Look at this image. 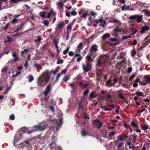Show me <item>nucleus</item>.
Instances as JSON below:
<instances>
[{"label":"nucleus","instance_id":"nucleus-8","mask_svg":"<svg viewBox=\"0 0 150 150\" xmlns=\"http://www.w3.org/2000/svg\"><path fill=\"white\" fill-rule=\"evenodd\" d=\"M94 21L97 24H98L99 23H105V20L103 19L102 17H101L98 19H95Z\"/></svg>","mask_w":150,"mask_h":150},{"label":"nucleus","instance_id":"nucleus-53","mask_svg":"<svg viewBox=\"0 0 150 150\" xmlns=\"http://www.w3.org/2000/svg\"><path fill=\"white\" fill-rule=\"evenodd\" d=\"M82 58V57L81 55H80L79 57H78V58H77L76 59V61L78 62H79L81 61Z\"/></svg>","mask_w":150,"mask_h":150},{"label":"nucleus","instance_id":"nucleus-41","mask_svg":"<svg viewBox=\"0 0 150 150\" xmlns=\"http://www.w3.org/2000/svg\"><path fill=\"white\" fill-rule=\"evenodd\" d=\"M63 62V60L61 59H58L57 61V64H61Z\"/></svg>","mask_w":150,"mask_h":150},{"label":"nucleus","instance_id":"nucleus-48","mask_svg":"<svg viewBox=\"0 0 150 150\" xmlns=\"http://www.w3.org/2000/svg\"><path fill=\"white\" fill-rule=\"evenodd\" d=\"M74 56L75 57H78L81 55L79 53H76V52H75V54H74Z\"/></svg>","mask_w":150,"mask_h":150},{"label":"nucleus","instance_id":"nucleus-25","mask_svg":"<svg viewBox=\"0 0 150 150\" xmlns=\"http://www.w3.org/2000/svg\"><path fill=\"white\" fill-rule=\"evenodd\" d=\"M138 16V15H135L132 16H130L129 17V19H132V20H134L136 19V18H137Z\"/></svg>","mask_w":150,"mask_h":150},{"label":"nucleus","instance_id":"nucleus-33","mask_svg":"<svg viewBox=\"0 0 150 150\" xmlns=\"http://www.w3.org/2000/svg\"><path fill=\"white\" fill-rule=\"evenodd\" d=\"M29 82H31L34 80V77L31 75H30L28 76Z\"/></svg>","mask_w":150,"mask_h":150},{"label":"nucleus","instance_id":"nucleus-60","mask_svg":"<svg viewBox=\"0 0 150 150\" xmlns=\"http://www.w3.org/2000/svg\"><path fill=\"white\" fill-rule=\"evenodd\" d=\"M123 144L122 143H120V144H119L117 146L118 149H117V150H119V148L120 147H122L123 145Z\"/></svg>","mask_w":150,"mask_h":150},{"label":"nucleus","instance_id":"nucleus-40","mask_svg":"<svg viewBox=\"0 0 150 150\" xmlns=\"http://www.w3.org/2000/svg\"><path fill=\"white\" fill-rule=\"evenodd\" d=\"M135 77V74H132L129 78V81H132Z\"/></svg>","mask_w":150,"mask_h":150},{"label":"nucleus","instance_id":"nucleus-27","mask_svg":"<svg viewBox=\"0 0 150 150\" xmlns=\"http://www.w3.org/2000/svg\"><path fill=\"white\" fill-rule=\"evenodd\" d=\"M82 100V99H81L80 100V102L79 103H78V110H82L83 109L82 108V103L81 101Z\"/></svg>","mask_w":150,"mask_h":150},{"label":"nucleus","instance_id":"nucleus-44","mask_svg":"<svg viewBox=\"0 0 150 150\" xmlns=\"http://www.w3.org/2000/svg\"><path fill=\"white\" fill-rule=\"evenodd\" d=\"M42 38H41L40 37V36H38V39H36L35 40V41L36 42H39L40 41V40H42Z\"/></svg>","mask_w":150,"mask_h":150},{"label":"nucleus","instance_id":"nucleus-10","mask_svg":"<svg viewBox=\"0 0 150 150\" xmlns=\"http://www.w3.org/2000/svg\"><path fill=\"white\" fill-rule=\"evenodd\" d=\"M73 25V23H71L67 26V33L69 34L71 32Z\"/></svg>","mask_w":150,"mask_h":150},{"label":"nucleus","instance_id":"nucleus-46","mask_svg":"<svg viewBox=\"0 0 150 150\" xmlns=\"http://www.w3.org/2000/svg\"><path fill=\"white\" fill-rule=\"evenodd\" d=\"M119 96L120 98L122 99H124L125 98L123 96V95L121 93H119Z\"/></svg>","mask_w":150,"mask_h":150},{"label":"nucleus","instance_id":"nucleus-14","mask_svg":"<svg viewBox=\"0 0 150 150\" xmlns=\"http://www.w3.org/2000/svg\"><path fill=\"white\" fill-rule=\"evenodd\" d=\"M110 36V35L108 33H106L104 34L102 37V40H104L106 39L109 38Z\"/></svg>","mask_w":150,"mask_h":150},{"label":"nucleus","instance_id":"nucleus-50","mask_svg":"<svg viewBox=\"0 0 150 150\" xmlns=\"http://www.w3.org/2000/svg\"><path fill=\"white\" fill-rule=\"evenodd\" d=\"M50 72L51 73H52L54 75H55L57 72V71L56 70L54 71V70L53 69L51 70Z\"/></svg>","mask_w":150,"mask_h":150},{"label":"nucleus","instance_id":"nucleus-62","mask_svg":"<svg viewBox=\"0 0 150 150\" xmlns=\"http://www.w3.org/2000/svg\"><path fill=\"white\" fill-rule=\"evenodd\" d=\"M90 96L91 98H95L96 97V96L94 95L93 94H91L90 95Z\"/></svg>","mask_w":150,"mask_h":150},{"label":"nucleus","instance_id":"nucleus-16","mask_svg":"<svg viewBox=\"0 0 150 150\" xmlns=\"http://www.w3.org/2000/svg\"><path fill=\"white\" fill-rule=\"evenodd\" d=\"M111 80L110 79H109L106 82V84L107 86L108 87H110L112 85H115V83H111Z\"/></svg>","mask_w":150,"mask_h":150},{"label":"nucleus","instance_id":"nucleus-23","mask_svg":"<svg viewBox=\"0 0 150 150\" xmlns=\"http://www.w3.org/2000/svg\"><path fill=\"white\" fill-rule=\"evenodd\" d=\"M145 78L146 81L148 83H150V76L146 75L145 76Z\"/></svg>","mask_w":150,"mask_h":150},{"label":"nucleus","instance_id":"nucleus-42","mask_svg":"<svg viewBox=\"0 0 150 150\" xmlns=\"http://www.w3.org/2000/svg\"><path fill=\"white\" fill-rule=\"evenodd\" d=\"M81 134L83 136H85L87 135V133L86 131L83 130L81 132Z\"/></svg>","mask_w":150,"mask_h":150},{"label":"nucleus","instance_id":"nucleus-56","mask_svg":"<svg viewBox=\"0 0 150 150\" xmlns=\"http://www.w3.org/2000/svg\"><path fill=\"white\" fill-rule=\"evenodd\" d=\"M55 48L56 49L57 52L58 54H59L60 52V50H59V47L58 46H55Z\"/></svg>","mask_w":150,"mask_h":150},{"label":"nucleus","instance_id":"nucleus-17","mask_svg":"<svg viewBox=\"0 0 150 150\" xmlns=\"http://www.w3.org/2000/svg\"><path fill=\"white\" fill-rule=\"evenodd\" d=\"M144 40H146L145 42V44L146 45H147L149 43H150V38H149V36L146 37L145 38Z\"/></svg>","mask_w":150,"mask_h":150},{"label":"nucleus","instance_id":"nucleus-22","mask_svg":"<svg viewBox=\"0 0 150 150\" xmlns=\"http://www.w3.org/2000/svg\"><path fill=\"white\" fill-rule=\"evenodd\" d=\"M129 6H128L124 5L122 7V10L123 11L129 9Z\"/></svg>","mask_w":150,"mask_h":150},{"label":"nucleus","instance_id":"nucleus-5","mask_svg":"<svg viewBox=\"0 0 150 150\" xmlns=\"http://www.w3.org/2000/svg\"><path fill=\"white\" fill-rule=\"evenodd\" d=\"M86 65H83L82 68L84 71L88 72L91 70V66L89 64L88 62H86Z\"/></svg>","mask_w":150,"mask_h":150},{"label":"nucleus","instance_id":"nucleus-43","mask_svg":"<svg viewBox=\"0 0 150 150\" xmlns=\"http://www.w3.org/2000/svg\"><path fill=\"white\" fill-rule=\"evenodd\" d=\"M88 14L87 13H83L82 15L81 16V18H86V16L88 15Z\"/></svg>","mask_w":150,"mask_h":150},{"label":"nucleus","instance_id":"nucleus-39","mask_svg":"<svg viewBox=\"0 0 150 150\" xmlns=\"http://www.w3.org/2000/svg\"><path fill=\"white\" fill-rule=\"evenodd\" d=\"M69 47H68L66 50L63 51V53L65 55L67 53L69 50Z\"/></svg>","mask_w":150,"mask_h":150},{"label":"nucleus","instance_id":"nucleus-52","mask_svg":"<svg viewBox=\"0 0 150 150\" xmlns=\"http://www.w3.org/2000/svg\"><path fill=\"white\" fill-rule=\"evenodd\" d=\"M17 20L16 19V18H14L12 21L11 22L13 23H17Z\"/></svg>","mask_w":150,"mask_h":150},{"label":"nucleus","instance_id":"nucleus-47","mask_svg":"<svg viewBox=\"0 0 150 150\" xmlns=\"http://www.w3.org/2000/svg\"><path fill=\"white\" fill-rule=\"evenodd\" d=\"M62 75V74H60V73H58V74L57 75V77L56 79V81H57L59 77L61 76Z\"/></svg>","mask_w":150,"mask_h":150},{"label":"nucleus","instance_id":"nucleus-26","mask_svg":"<svg viewBox=\"0 0 150 150\" xmlns=\"http://www.w3.org/2000/svg\"><path fill=\"white\" fill-rule=\"evenodd\" d=\"M141 128L143 130H146L148 128V126L145 124H143V125H141Z\"/></svg>","mask_w":150,"mask_h":150},{"label":"nucleus","instance_id":"nucleus-29","mask_svg":"<svg viewBox=\"0 0 150 150\" xmlns=\"http://www.w3.org/2000/svg\"><path fill=\"white\" fill-rule=\"evenodd\" d=\"M130 38H131V35L128 36H123L121 40H123L125 39H127Z\"/></svg>","mask_w":150,"mask_h":150},{"label":"nucleus","instance_id":"nucleus-51","mask_svg":"<svg viewBox=\"0 0 150 150\" xmlns=\"http://www.w3.org/2000/svg\"><path fill=\"white\" fill-rule=\"evenodd\" d=\"M15 119V116L14 115H11L10 116V119L11 120H13Z\"/></svg>","mask_w":150,"mask_h":150},{"label":"nucleus","instance_id":"nucleus-36","mask_svg":"<svg viewBox=\"0 0 150 150\" xmlns=\"http://www.w3.org/2000/svg\"><path fill=\"white\" fill-rule=\"evenodd\" d=\"M57 5L59 7L62 8L64 4L62 2H58L57 4Z\"/></svg>","mask_w":150,"mask_h":150},{"label":"nucleus","instance_id":"nucleus-49","mask_svg":"<svg viewBox=\"0 0 150 150\" xmlns=\"http://www.w3.org/2000/svg\"><path fill=\"white\" fill-rule=\"evenodd\" d=\"M69 79V77L68 76H66L64 77L63 79V81L65 82H66Z\"/></svg>","mask_w":150,"mask_h":150},{"label":"nucleus","instance_id":"nucleus-19","mask_svg":"<svg viewBox=\"0 0 150 150\" xmlns=\"http://www.w3.org/2000/svg\"><path fill=\"white\" fill-rule=\"evenodd\" d=\"M64 23L63 22H62L58 24L57 26V29H62L63 27Z\"/></svg>","mask_w":150,"mask_h":150},{"label":"nucleus","instance_id":"nucleus-34","mask_svg":"<svg viewBox=\"0 0 150 150\" xmlns=\"http://www.w3.org/2000/svg\"><path fill=\"white\" fill-rule=\"evenodd\" d=\"M43 24L46 26H47L49 24V22L47 20H45L43 22Z\"/></svg>","mask_w":150,"mask_h":150},{"label":"nucleus","instance_id":"nucleus-7","mask_svg":"<svg viewBox=\"0 0 150 150\" xmlns=\"http://www.w3.org/2000/svg\"><path fill=\"white\" fill-rule=\"evenodd\" d=\"M105 99H107L106 100L107 102H112L113 101L112 99V96L109 93H106V96L104 98Z\"/></svg>","mask_w":150,"mask_h":150},{"label":"nucleus","instance_id":"nucleus-59","mask_svg":"<svg viewBox=\"0 0 150 150\" xmlns=\"http://www.w3.org/2000/svg\"><path fill=\"white\" fill-rule=\"evenodd\" d=\"M132 70V67H129L128 69V73H130V72Z\"/></svg>","mask_w":150,"mask_h":150},{"label":"nucleus","instance_id":"nucleus-15","mask_svg":"<svg viewBox=\"0 0 150 150\" xmlns=\"http://www.w3.org/2000/svg\"><path fill=\"white\" fill-rule=\"evenodd\" d=\"M92 54H88V55L86 57V58L87 59V61L86 62H88L91 61H92L94 57H95V56H94L93 58L92 59L91 58V56L92 55Z\"/></svg>","mask_w":150,"mask_h":150},{"label":"nucleus","instance_id":"nucleus-58","mask_svg":"<svg viewBox=\"0 0 150 150\" xmlns=\"http://www.w3.org/2000/svg\"><path fill=\"white\" fill-rule=\"evenodd\" d=\"M137 43V41L136 40H134L133 41V43L132 44V45H136Z\"/></svg>","mask_w":150,"mask_h":150},{"label":"nucleus","instance_id":"nucleus-54","mask_svg":"<svg viewBox=\"0 0 150 150\" xmlns=\"http://www.w3.org/2000/svg\"><path fill=\"white\" fill-rule=\"evenodd\" d=\"M69 55L70 56H73L74 54V53L72 51H70L68 53Z\"/></svg>","mask_w":150,"mask_h":150},{"label":"nucleus","instance_id":"nucleus-31","mask_svg":"<svg viewBox=\"0 0 150 150\" xmlns=\"http://www.w3.org/2000/svg\"><path fill=\"white\" fill-rule=\"evenodd\" d=\"M136 94L139 96H143L144 95L143 93L142 92L137 91L136 93Z\"/></svg>","mask_w":150,"mask_h":150},{"label":"nucleus","instance_id":"nucleus-30","mask_svg":"<svg viewBox=\"0 0 150 150\" xmlns=\"http://www.w3.org/2000/svg\"><path fill=\"white\" fill-rule=\"evenodd\" d=\"M23 0H10V1L12 3L16 4L17 3Z\"/></svg>","mask_w":150,"mask_h":150},{"label":"nucleus","instance_id":"nucleus-35","mask_svg":"<svg viewBox=\"0 0 150 150\" xmlns=\"http://www.w3.org/2000/svg\"><path fill=\"white\" fill-rule=\"evenodd\" d=\"M46 12L43 11L42 12H40V16L43 18L45 17V16L46 14Z\"/></svg>","mask_w":150,"mask_h":150},{"label":"nucleus","instance_id":"nucleus-38","mask_svg":"<svg viewBox=\"0 0 150 150\" xmlns=\"http://www.w3.org/2000/svg\"><path fill=\"white\" fill-rule=\"evenodd\" d=\"M7 69H8V68L6 67H4L1 70V72H2V73H5L6 72V70H7Z\"/></svg>","mask_w":150,"mask_h":150},{"label":"nucleus","instance_id":"nucleus-4","mask_svg":"<svg viewBox=\"0 0 150 150\" xmlns=\"http://www.w3.org/2000/svg\"><path fill=\"white\" fill-rule=\"evenodd\" d=\"M49 145L51 150H63L60 146H57L54 142H52Z\"/></svg>","mask_w":150,"mask_h":150},{"label":"nucleus","instance_id":"nucleus-2","mask_svg":"<svg viewBox=\"0 0 150 150\" xmlns=\"http://www.w3.org/2000/svg\"><path fill=\"white\" fill-rule=\"evenodd\" d=\"M51 77L49 72L47 70H46L39 77L38 80V84L41 86H44L47 83Z\"/></svg>","mask_w":150,"mask_h":150},{"label":"nucleus","instance_id":"nucleus-9","mask_svg":"<svg viewBox=\"0 0 150 150\" xmlns=\"http://www.w3.org/2000/svg\"><path fill=\"white\" fill-rule=\"evenodd\" d=\"M51 89V86L50 85H47V87L44 92L45 96H47L49 93Z\"/></svg>","mask_w":150,"mask_h":150},{"label":"nucleus","instance_id":"nucleus-3","mask_svg":"<svg viewBox=\"0 0 150 150\" xmlns=\"http://www.w3.org/2000/svg\"><path fill=\"white\" fill-rule=\"evenodd\" d=\"M47 125L45 122H42L40 123L37 126L35 125L32 127V131L28 132V134H31L32 132H34L37 131H43L46 128Z\"/></svg>","mask_w":150,"mask_h":150},{"label":"nucleus","instance_id":"nucleus-45","mask_svg":"<svg viewBox=\"0 0 150 150\" xmlns=\"http://www.w3.org/2000/svg\"><path fill=\"white\" fill-rule=\"evenodd\" d=\"M131 125L133 128H137V126L135 123L134 122H132L131 123Z\"/></svg>","mask_w":150,"mask_h":150},{"label":"nucleus","instance_id":"nucleus-28","mask_svg":"<svg viewBox=\"0 0 150 150\" xmlns=\"http://www.w3.org/2000/svg\"><path fill=\"white\" fill-rule=\"evenodd\" d=\"M131 56L132 57H134L136 54L137 52L136 50L135 49H133L131 51Z\"/></svg>","mask_w":150,"mask_h":150},{"label":"nucleus","instance_id":"nucleus-24","mask_svg":"<svg viewBox=\"0 0 150 150\" xmlns=\"http://www.w3.org/2000/svg\"><path fill=\"white\" fill-rule=\"evenodd\" d=\"M143 11L145 15L147 16H150V13L149 11L144 10Z\"/></svg>","mask_w":150,"mask_h":150},{"label":"nucleus","instance_id":"nucleus-63","mask_svg":"<svg viewBox=\"0 0 150 150\" xmlns=\"http://www.w3.org/2000/svg\"><path fill=\"white\" fill-rule=\"evenodd\" d=\"M54 43L55 47L56 46H58L57 41V40H56L54 39Z\"/></svg>","mask_w":150,"mask_h":150},{"label":"nucleus","instance_id":"nucleus-64","mask_svg":"<svg viewBox=\"0 0 150 150\" xmlns=\"http://www.w3.org/2000/svg\"><path fill=\"white\" fill-rule=\"evenodd\" d=\"M71 14L72 15L75 16L76 14V13L74 11H72L71 12Z\"/></svg>","mask_w":150,"mask_h":150},{"label":"nucleus","instance_id":"nucleus-6","mask_svg":"<svg viewBox=\"0 0 150 150\" xmlns=\"http://www.w3.org/2000/svg\"><path fill=\"white\" fill-rule=\"evenodd\" d=\"M150 29V27L148 25H144L141 28L140 33L142 34H143L146 31H147Z\"/></svg>","mask_w":150,"mask_h":150},{"label":"nucleus","instance_id":"nucleus-32","mask_svg":"<svg viewBox=\"0 0 150 150\" xmlns=\"http://www.w3.org/2000/svg\"><path fill=\"white\" fill-rule=\"evenodd\" d=\"M77 48L79 50V52H80V51L82 48V43H80L77 47Z\"/></svg>","mask_w":150,"mask_h":150},{"label":"nucleus","instance_id":"nucleus-12","mask_svg":"<svg viewBox=\"0 0 150 150\" xmlns=\"http://www.w3.org/2000/svg\"><path fill=\"white\" fill-rule=\"evenodd\" d=\"M97 46L96 44H94L92 46L90 51L91 52L92 51L96 52L97 51Z\"/></svg>","mask_w":150,"mask_h":150},{"label":"nucleus","instance_id":"nucleus-57","mask_svg":"<svg viewBox=\"0 0 150 150\" xmlns=\"http://www.w3.org/2000/svg\"><path fill=\"white\" fill-rule=\"evenodd\" d=\"M132 34H135L137 32V30L136 29L134 30L133 28H132Z\"/></svg>","mask_w":150,"mask_h":150},{"label":"nucleus","instance_id":"nucleus-11","mask_svg":"<svg viewBox=\"0 0 150 150\" xmlns=\"http://www.w3.org/2000/svg\"><path fill=\"white\" fill-rule=\"evenodd\" d=\"M12 56L14 58L13 60L15 62L18 61L19 59V57L18 56L16 53L15 52H13L12 53Z\"/></svg>","mask_w":150,"mask_h":150},{"label":"nucleus","instance_id":"nucleus-21","mask_svg":"<svg viewBox=\"0 0 150 150\" xmlns=\"http://www.w3.org/2000/svg\"><path fill=\"white\" fill-rule=\"evenodd\" d=\"M85 81H83L79 83V86H85L86 87L88 85V84H85Z\"/></svg>","mask_w":150,"mask_h":150},{"label":"nucleus","instance_id":"nucleus-55","mask_svg":"<svg viewBox=\"0 0 150 150\" xmlns=\"http://www.w3.org/2000/svg\"><path fill=\"white\" fill-rule=\"evenodd\" d=\"M122 137L123 136L122 134L120 135L118 137L119 139L121 141L123 140V139L122 138Z\"/></svg>","mask_w":150,"mask_h":150},{"label":"nucleus","instance_id":"nucleus-1","mask_svg":"<svg viewBox=\"0 0 150 150\" xmlns=\"http://www.w3.org/2000/svg\"><path fill=\"white\" fill-rule=\"evenodd\" d=\"M109 21L111 23H118L117 25L115 26L111 34L112 36L115 37H119V34H120L123 30V28L120 27L121 24V22L117 19L112 18H110Z\"/></svg>","mask_w":150,"mask_h":150},{"label":"nucleus","instance_id":"nucleus-20","mask_svg":"<svg viewBox=\"0 0 150 150\" xmlns=\"http://www.w3.org/2000/svg\"><path fill=\"white\" fill-rule=\"evenodd\" d=\"M143 16L142 15H140L139 16L138 15V16L136 18L137 19V21L138 23H140L141 22L142 20V18Z\"/></svg>","mask_w":150,"mask_h":150},{"label":"nucleus","instance_id":"nucleus-13","mask_svg":"<svg viewBox=\"0 0 150 150\" xmlns=\"http://www.w3.org/2000/svg\"><path fill=\"white\" fill-rule=\"evenodd\" d=\"M96 127L97 128H100L102 126L101 123L99 121H96L94 123Z\"/></svg>","mask_w":150,"mask_h":150},{"label":"nucleus","instance_id":"nucleus-61","mask_svg":"<svg viewBox=\"0 0 150 150\" xmlns=\"http://www.w3.org/2000/svg\"><path fill=\"white\" fill-rule=\"evenodd\" d=\"M133 86L134 87H136L138 86V84L137 83L134 82L133 85Z\"/></svg>","mask_w":150,"mask_h":150},{"label":"nucleus","instance_id":"nucleus-18","mask_svg":"<svg viewBox=\"0 0 150 150\" xmlns=\"http://www.w3.org/2000/svg\"><path fill=\"white\" fill-rule=\"evenodd\" d=\"M54 15V13L53 11L51 10L47 13V17L48 18H49L51 16L53 17Z\"/></svg>","mask_w":150,"mask_h":150},{"label":"nucleus","instance_id":"nucleus-37","mask_svg":"<svg viewBox=\"0 0 150 150\" xmlns=\"http://www.w3.org/2000/svg\"><path fill=\"white\" fill-rule=\"evenodd\" d=\"M9 23H7L5 25L3 28V29L4 30H6L8 28L9 26Z\"/></svg>","mask_w":150,"mask_h":150}]
</instances>
